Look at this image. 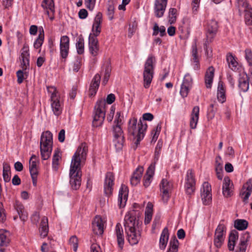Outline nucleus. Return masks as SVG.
<instances>
[{
	"instance_id": "2",
	"label": "nucleus",
	"mask_w": 252,
	"mask_h": 252,
	"mask_svg": "<svg viewBox=\"0 0 252 252\" xmlns=\"http://www.w3.org/2000/svg\"><path fill=\"white\" fill-rule=\"evenodd\" d=\"M142 222L132 213H127L125 217L124 226L127 239L131 245H137L141 240Z\"/></svg>"
},
{
	"instance_id": "6",
	"label": "nucleus",
	"mask_w": 252,
	"mask_h": 252,
	"mask_svg": "<svg viewBox=\"0 0 252 252\" xmlns=\"http://www.w3.org/2000/svg\"><path fill=\"white\" fill-rule=\"evenodd\" d=\"M105 101L100 99L96 102L95 106V113L93 121V126L97 127L101 126L104 120Z\"/></svg>"
},
{
	"instance_id": "51",
	"label": "nucleus",
	"mask_w": 252,
	"mask_h": 252,
	"mask_svg": "<svg viewBox=\"0 0 252 252\" xmlns=\"http://www.w3.org/2000/svg\"><path fill=\"white\" fill-rule=\"evenodd\" d=\"M182 85L191 87L192 85V79L189 73H187L185 75Z\"/></svg>"
},
{
	"instance_id": "7",
	"label": "nucleus",
	"mask_w": 252,
	"mask_h": 252,
	"mask_svg": "<svg viewBox=\"0 0 252 252\" xmlns=\"http://www.w3.org/2000/svg\"><path fill=\"white\" fill-rule=\"evenodd\" d=\"M47 90L51 94V101L52 111L54 114L58 116L62 113V107L59 100V96L57 95L56 89L54 87H48Z\"/></svg>"
},
{
	"instance_id": "59",
	"label": "nucleus",
	"mask_w": 252,
	"mask_h": 252,
	"mask_svg": "<svg viewBox=\"0 0 252 252\" xmlns=\"http://www.w3.org/2000/svg\"><path fill=\"white\" fill-rule=\"evenodd\" d=\"M247 247V244L240 242L239 245L236 247L235 252H246Z\"/></svg>"
},
{
	"instance_id": "55",
	"label": "nucleus",
	"mask_w": 252,
	"mask_h": 252,
	"mask_svg": "<svg viewBox=\"0 0 252 252\" xmlns=\"http://www.w3.org/2000/svg\"><path fill=\"white\" fill-rule=\"evenodd\" d=\"M245 58L250 66H252V53L250 49L245 50Z\"/></svg>"
},
{
	"instance_id": "24",
	"label": "nucleus",
	"mask_w": 252,
	"mask_h": 252,
	"mask_svg": "<svg viewBox=\"0 0 252 252\" xmlns=\"http://www.w3.org/2000/svg\"><path fill=\"white\" fill-rule=\"evenodd\" d=\"M15 209L17 211L20 219L25 221L28 219V214L25 211L23 205L19 201L16 200L14 204Z\"/></svg>"
},
{
	"instance_id": "1",
	"label": "nucleus",
	"mask_w": 252,
	"mask_h": 252,
	"mask_svg": "<svg viewBox=\"0 0 252 252\" xmlns=\"http://www.w3.org/2000/svg\"><path fill=\"white\" fill-rule=\"evenodd\" d=\"M88 146L85 143H82L77 148L71 159L69 172L70 184L72 189L77 190L79 189L81 183V164L86 159Z\"/></svg>"
},
{
	"instance_id": "23",
	"label": "nucleus",
	"mask_w": 252,
	"mask_h": 252,
	"mask_svg": "<svg viewBox=\"0 0 252 252\" xmlns=\"http://www.w3.org/2000/svg\"><path fill=\"white\" fill-rule=\"evenodd\" d=\"M100 79L101 76L98 73L95 74L93 78L89 89V94L90 96H94L96 93L99 86Z\"/></svg>"
},
{
	"instance_id": "3",
	"label": "nucleus",
	"mask_w": 252,
	"mask_h": 252,
	"mask_svg": "<svg viewBox=\"0 0 252 252\" xmlns=\"http://www.w3.org/2000/svg\"><path fill=\"white\" fill-rule=\"evenodd\" d=\"M137 119L135 118L130 119L128 122V133L133 136L136 134V136L134 137L135 141L133 146L134 150L137 148L140 141L144 138V132L147 127L146 123H143L141 120H140L137 126Z\"/></svg>"
},
{
	"instance_id": "13",
	"label": "nucleus",
	"mask_w": 252,
	"mask_h": 252,
	"mask_svg": "<svg viewBox=\"0 0 252 252\" xmlns=\"http://www.w3.org/2000/svg\"><path fill=\"white\" fill-rule=\"evenodd\" d=\"M212 189L211 185L208 182H204L201 189V196L203 203L208 205L212 201Z\"/></svg>"
},
{
	"instance_id": "48",
	"label": "nucleus",
	"mask_w": 252,
	"mask_h": 252,
	"mask_svg": "<svg viewBox=\"0 0 252 252\" xmlns=\"http://www.w3.org/2000/svg\"><path fill=\"white\" fill-rule=\"evenodd\" d=\"M177 10L176 8H171L169 10V22L170 24L174 23L176 21Z\"/></svg>"
},
{
	"instance_id": "36",
	"label": "nucleus",
	"mask_w": 252,
	"mask_h": 252,
	"mask_svg": "<svg viewBox=\"0 0 252 252\" xmlns=\"http://www.w3.org/2000/svg\"><path fill=\"white\" fill-rule=\"evenodd\" d=\"M168 238V230L167 227H165L162 231L159 239V248L160 249L164 250L165 248Z\"/></svg>"
},
{
	"instance_id": "49",
	"label": "nucleus",
	"mask_w": 252,
	"mask_h": 252,
	"mask_svg": "<svg viewBox=\"0 0 252 252\" xmlns=\"http://www.w3.org/2000/svg\"><path fill=\"white\" fill-rule=\"evenodd\" d=\"M44 38V31L42 30V32H40L38 34V38L34 43V47L36 49L40 48L43 44Z\"/></svg>"
},
{
	"instance_id": "32",
	"label": "nucleus",
	"mask_w": 252,
	"mask_h": 252,
	"mask_svg": "<svg viewBox=\"0 0 252 252\" xmlns=\"http://www.w3.org/2000/svg\"><path fill=\"white\" fill-rule=\"evenodd\" d=\"M29 50L25 47H24L21 55V58L22 60L21 65L23 70H26L27 67L29 66Z\"/></svg>"
},
{
	"instance_id": "33",
	"label": "nucleus",
	"mask_w": 252,
	"mask_h": 252,
	"mask_svg": "<svg viewBox=\"0 0 252 252\" xmlns=\"http://www.w3.org/2000/svg\"><path fill=\"white\" fill-rule=\"evenodd\" d=\"M238 239V232L236 230L231 231L229 234L228 248L230 251H233L235 245L236 241Z\"/></svg>"
},
{
	"instance_id": "30",
	"label": "nucleus",
	"mask_w": 252,
	"mask_h": 252,
	"mask_svg": "<svg viewBox=\"0 0 252 252\" xmlns=\"http://www.w3.org/2000/svg\"><path fill=\"white\" fill-rule=\"evenodd\" d=\"M42 7L46 10V12L49 17L51 13L52 15L55 12V6L53 0H43L41 3Z\"/></svg>"
},
{
	"instance_id": "16",
	"label": "nucleus",
	"mask_w": 252,
	"mask_h": 252,
	"mask_svg": "<svg viewBox=\"0 0 252 252\" xmlns=\"http://www.w3.org/2000/svg\"><path fill=\"white\" fill-rule=\"evenodd\" d=\"M168 0H156L154 12L156 16L160 18L163 16L167 4Z\"/></svg>"
},
{
	"instance_id": "8",
	"label": "nucleus",
	"mask_w": 252,
	"mask_h": 252,
	"mask_svg": "<svg viewBox=\"0 0 252 252\" xmlns=\"http://www.w3.org/2000/svg\"><path fill=\"white\" fill-rule=\"evenodd\" d=\"M113 134L114 136V142L117 151L122 149L125 142V137L123 131L119 125L113 126Z\"/></svg>"
},
{
	"instance_id": "45",
	"label": "nucleus",
	"mask_w": 252,
	"mask_h": 252,
	"mask_svg": "<svg viewBox=\"0 0 252 252\" xmlns=\"http://www.w3.org/2000/svg\"><path fill=\"white\" fill-rule=\"evenodd\" d=\"M179 241L175 237L171 239L170 242V246L168 252H177Z\"/></svg>"
},
{
	"instance_id": "50",
	"label": "nucleus",
	"mask_w": 252,
	"mask_h": 252,
	"mask_svg": "<svg viewBox=\"0 0 252 252\" xmlns=\"http://www.w3.org/2000/svg\"><path fill=\"white\" fill-rule=\"evenodd\" d=\"M245 23L248 25H252V8L244 13Z\"/></svg>"
},
{
	"instance_id": "56",
	"label": "nucleus",
	"mask_w": 252,
	"mask_h": 252,
	"mask_svg": "<svg viewBox=\"0 0 252 252\" xmlns=\"http://www.w3.org/2000/svg\"><path fill=\"white\" fill-rule=\"evenodd\" d=\"M69 243L71 245H72L74 251H76L78 245V240L75 235L72 236L70 237L69 239Z\"/></svg>"
},
{
	"instance_id": "58",
	"label": "nucleus",
	"mask_w": 252,
	"mask_h": 252,
	"mask_svg": "<svg viewBox=\"0 0 252 252\" xmlns=\"http://www.w3.org/2000/svg\"><path fill=\"white\" fill-rule=\"evenodd\" d=\"M6 216L5 210L2 203L0 202V221L3 222L6 220Z\"/></svg>"
},
{
	"instance_id": "53",
	"label": "nucleus",
	"mask_w": 252,
	"mask_h": 252,
	"mask_svg": "<svg viewBox=\"0 0 252 252\" xmlns=\"http://www.w3.org/2000/svg\"><path fill=\"white\" fill-rule=\"evenodd\" d=\"M16 75L17 77V82L19 84H21L23 82L25 79V76H27L26 72H24L22 70L17 71Z\"/></svg>"
},
{
	"instance_id": "21",
	"label": "nucleus",
	"mask_w": 252,
	"mask_h": 252,
	"mask_svg": "<svg viewBox=\"0 0 252 252\" xmlns=\"http://www.w3.org/2000/svg\"><path fill=\"white\" fill-rule=\"evenodd\" d=\"M89 47L90 53L93 56H96L98 54L99 45L98 42L96 37L92 36L91 35L89 37Z\"/></svg>"
},
{
	"instance_id": "28",
	"label": "nucleus",
	"mask_w": 252,
	"mask_h": 252,
	"mask_svg": "<svg viewBox=\"0 0 252 252\" xmlns=\"http://www.w3.org/2000/svg\"><path fill=\"white\" fill-rule=\"evenodd\" d=\"M236 7L240 15L252 8L247 0H237Z\"/></svg>"
},
{
	"instance_id": "52",
	"label": "nucleus",
	"mask_w": 252,
	"mask_h": 252,
	"mask_svg": "<svg viewBox=\"0 0 252 252\" xmlns=\"http://www.w3.org/2000/svg\"><path fill=\"white\" fill-rule=\"evenodd\" d=\"M37 158L34 155L32 156L29 160V169H34L37 168Z\"/></svg>"
},
{
	"instance_id": "57",
	"label": "nucleus",
	"mask_w": 252,
	"mask_h": 252,
	"mask_svg": "<svg viewBox=\"0 0 252 252\" xmlns=\"http://www.w3.org/2000/svg\"><path fill=\"white\" fill-rule=\"evenodd\" d=\"M191 87L182 85L180 89V94L183 97H186L187 96L189 91Z\"/></svg>"
},
{
	"instance_id": "63",
	"label": "nucleus",
	"mask_w": 252,
	"mask_h": 252,
	"mask_svg": "<svg viewBox=\"0 0 252 252\" xmlns=\"http://www.w3.org/2000/svg\"><path fill=\"white\" fill-rule=\"evenodd\" d=\"M40 216L38 213L35 212L32 216L31 219L33 223L37 224L39 220Z\"/></svg>"
},
{
	"instance_id": "29",
	"label": "nucleus",
	"mask_w": 252,
	"mask_h": 252,
	"mask_svg": "<svg viewBox=\"0 0 252 252\" xmlns=\"http://www.w3.org/2000/svg\"><path fill=\"white\" fill-rule=\"evenodd\" d=\"M199 108L198 106H195L191 112V119L190 121V127L192 129H194L196 127L199 118Z\"/></svg>"
},
{
	"instance_id": "17",
	"label": "nucleus",
	"mask_w": 252,
	"mask_h": 252,
	"mask_svg": "<svg viewBox=\"0 0 252 252\" xmlns=\"http://www.w3.org/2000/svg\"><path fill=\"white\" fill-rule=\"evenodd\" d=\"M102 21V14L101 12H98L96 14L93 25L92 32L93 36L96 37L101 32V24Z\"/></svg>"
},
{
	"instance_id": "12",
	"label": "nucleus",
	"mask_w": 252,
	"mask_h": 252,
	"mask_svg": "<svg viewBox=\"0 0 252 252\" xmlns=\"http://www.w3.org/2000/svg\"><path fill=\"white\" fill-rule=\"evenodd\" d=\"M218 22L212 19L208 21L206 30V40L208 42L212 41L216 36L218 30Z\"/></svg>"
},
{
	"instance_id": "34",
	"label": "nucleus",
	"mask_w": 252,
	"mask_h": 252,
	"mask_svg": "<svg viewBox=\"0 0 252 252\" xmlns=\"http://www.w3.org/2000/svg\"><path fill=\"white\" fill-rule=\"evenodd\" d=\"M48 220L47 217H43L42 218L39 227V232L41 237H45L48 233Z\"/></svg>"
},
{
	"instance_id": "26",
	"label": "nucleus",
	"mask_w": 252,
	"mask_h": 252,
	"mask_svg": "<svg viewBox=\"0 0 252 252\" xmlns=\"http://www.w3.org/2000/svg\"><path fill=\"white\" fill-rule=\"evenodd\" d=\"M10 242V232L5 229H0V247H7Z\"/></svg>"
},
{
	"instance_id": "19",
	"label": "nucleus",
	"mask_w": 252,
	"mask_h": 252,
	"mask_svg": "<svg viewBox=\"0 0 252 252\" xmlns=\"http://www.w3.org/2000/svg\"><path fill=\"white\" fill-rule=\"evenodd\" d=\"M127 196L128 189L125 185H122L118 196V203L120 208L124 207L126 205Z\"/></svg>"
},
{
	"instance_id": "60",
	"label": "nucleus",
	"mask_w": 252,
	"mask_h": 252,
	"mask_svg": "<svg viewBox=\"0 0 252 252\" xmlns=\"http://www.w3.org/2000/svg\"><path fill=\"white\" fill-rule=\"evenodd\" d=\"M250 238V235L249 232H246L241 236L240 242L242 243L247 244Z\"/></svg>"
},
{
	"instance_id": "54",
	"label": "nucleus",
	"mask_w": 252,
	"mask_h": 252,
	"mask_svg": "<svg viewBox=\"0 0 252 252\" xmlns=\"http://www.w3.org/2000/svg\"><path fill=\"white\" fill-rule=\"evenodd\" d=\"M161 127L160 124H158L157 125L156 129L153 130L152 133H153V132H154V134L153 136L152 140V141L155 142L157 140L158 136L159 135V134L160 133V131L161 130Z\"/></svg>"
},
{
	"instance_id": "22",
	"label": "nucleus",
	"mask_w": 252,
	"mask_h": 252,
	"mask_svg": "<svg viewBox=\"0 0 252 252\" xmlns=\"http://www.w3.org/2000/svg\"><path fill=\"white\" fill-rule=\"evenodd\" d=\"M233 184L231 183L230 178L226 176L224 178L222 185V193L224 197H229L232 194V186Z\"/></svg>"
},
{
	"instance_id": "47",
	"label": "nucleus",
	"mask_w": 252,
	"mask_h": 252,
	"mask_svg": "<svg viewBox=\"0 0 252 252\" xmlns=\"http://www.w3.org/2000/svg\"><path fill=\"white\" fill-rule=\"evenodd\" d=\"M229 67L232 70L235 69L238 65L234 57L231 55H228L226 58Z\"/></svg>"
},
{
	"instance_id": "27",
	"label": "nucleus",
	"mask_w": 252,
	"mask_h": 252,
	"mask_svg": "<svg viewBox=\"0 0 252 252\" xmlns=\"http://www.w3.org/2000/svg\"><path fill=\"white\" fill-rule=\"evenodd\" d=\"M143 171V167L139 166L137 168L130 179V183L132 186H136L140 182Z\"/></svg>"
},
{
	"instance_id": "40",
	"label": "nucleus",
	"mask_w": 252,
	"mask_h": 252,
	"mask_svg": "<svg viewBox=\"0 0 252 252\" xmlns=\"http://www.w3.org/2000/svg\"><path fill=\"white\" fill-rule=\"evenodd\" d=\"M248 226V222L245 220H236L234 221V227L239 230L246 229Z\"/></svg>"
},
{
	"instance_id": "5",
	"label": "nucleus",
	"mask_w": 252,
	"mask_h": 252,
	"mask_svg": "<svg viewBox=\"0 0 252 252\" xmlns=\"http://www.w3.org/2000/svg\"><path fill=\"white\" fill-rule=\"evenodd\" d=\"M156 58L154 56L151 55L147 59L144 64L143 71L144 87L147 89L150 87L153 78L154 64Z\"/></svg>"
},
{
	"instance_id": "44",
	"label": "nucleus",
	"mask_w": 252,
	"mask_h": 252,
	"mask_svg": "<svg viewBox=\"0 0 252 252\" xmlns=\"http://www.w3.org/2000/svg\"><path fill=\"white\" fill-rule=\"evenodd\" d=\"M76 47L77 53L79 54H82L84 52V39L82 36L78 38Z\"/></svg>"
},
{
	"instance_id": "46",
	"label": "nucleus",
	"mask_w": 252,
	"mask_h": 252,
	"mask_svg": "<svg viewBox=\"0 0 252 252\" xmlns=\"http://www.w3.org/2000/svg\"><path fill=\"white\" fill-rule=\"evenodd\" d=\"M61 158V156L60 155V152L58 150H57L55 151V153L53 155V159H52V165L53 168L57 170L58 169V166L59 165V160Z\"/></svg>"
},
{
	"instance_id": "9",
	"label": "nucleus",
	"mask_w": 252,
	"mask_h": 252,
	"mask_svg": "<svg viewBox=\"0 0 252 252\" xmlns=\"http://www.w3.org/2000/svg\"><path fill=\"white\" fill-rule=\"evenodd\" d=\"M226 233V227L223 224H219L216 229L214 244L217 248H220L223 243Z\"/></svg>"
},
{
	"instance_id": "62",
	"label": "nucleus",
	"mask_w": 252,
	"mask_h": 252,
	"mask_svg": "<svg viewBox=\"0 0 252 252\" xmlns=\"http://www.w3.org/2000/svg\"><path fill=\"white\" fill-rule=\"evenodd\" d=\"M95 0H85L87 7L90 10H93L95 5Z\"/></svg>"
},
{
	"instance_id": "15",
	"label": "nucleus",
	"mask_w": 252,
	"mask_h": 252,
	"mask_svg": "<svg viewBox=\"0 0 252 252\" xmlns=\"http://www.w3.org/2000/svg\"><path fill=\"white\" fill-rule=\"evenodd\" d=\"M114 176L112 173H107L104 185V190L106 195L109 196L112 193L114 185Z\"/></svg>"
},
{
	"instance_id": "41",
	"label": "nucleus",
	"mask_w": 252,
	"mask_h": 252,
	"mask_svg": "<svg viewBox=\"0 0 252 252\" xmlns=\"http://www.w3.org/2000/svg\"><path fill=\"white\" fill-rule=\"evenodd\" d=\"M114 2L113 0H109L108 1L107 15L110 20H112L114 18Z\"/></svg>"
},
{
	"instance_id": "31",
	"label": "nucleus",
	"mask_w": 252,
	"mask_h": 252,
	"mask_svg": "<svg viewBox=\"0 0 252 252\" xmlns=\"http://www.w3.org/2000/svg\"><path fill=\"white\" fill-rule=\"evenodd\" d=\"M215 69L213 66H210L205 74V82L207 88H211L214 76Z\"/></svg>"
},
{
	"instance_id": "11",
	"label": "nucleus",
	"mask_w": 252,
	"mask_h": 252,
	"mask_svg": "<svg viewBox=\"0 0 252 252\" xmlns=\"http://www.w3.org/2000/svg\"><path fill=\"white\" fill-rule=\"evenodd\" d=\"M186 193L189 195L192 194L195 189V180L194 174L192 169L187 171L185 185Z\"/></svg>"
},
{
	"instance_id": "64",
	"label": "nucleus",
	"mask_w": 252,
	"mask_h": 252,
	"mask_svg": "<svg viewBox=\"0 0 252 252\" xmlns=\"http://www.w3.org/2000/svg\"><path fill=\"white\" fill-rule=\"evenodd\" d=\"M115 100V96L113 94H108L107 96L106 102L109 104H111L113 103Z\"/></svg>"
},
{
	"instance_id": "4",
	"label": "nucleus",
	"mask_w": 252,
	"mask_h": 252,
	"mask_svg": "<svg viewBox=\"0 0 252 252\" xmlns=\"http://www.w3.org/2000/svg\"><path fill=\"white\" fill-rule=\"evenodd\" d=\"M40 144L41 158L43 160L48 159L51 156L53 146V134L50 131L42 133Z\"/></svg>"
},
{
	"instance_id": "25",
	"label": "nucleus",
	"mask_w": 252,
	"mask_h": 252,
	"mask_svg": "<svg viewBox=\"0 0 252 252\" xmlns=\"http://www.w3.org/2000/svg\"><path fill=\"white\" fill-rule=\"evenodd\" d=\"M115 234L117 236V240L119 247L122 249L124 244V236L123 229L121 224L118 223L115 227Z\"/></svg>"
},
{
	"instance_id": "61",
	"label": "nucleus",
	"mask_w": 252,
	"mask_h": 252,
	"mask_svg": "<svg viewBox=\"0 0 252 252\" xmlns=\"http://www.w3.org/2000/svg\"><path fill=\"white\" fill-rule=\"evenodd\" d=\"M220 168L222 169L221 163V158L220 156H218L215 159V169Z\"/></svg>"
},
{
	"instance_id": "35",
	"label": "nucleus",
	"mask_w": 252,
	"mask_h": 252,
	"mask_svg": "<svg viewBox=\"0 0 252 252\" xmlns=\"http://www.w3.org/2000/svg\"><path fill=\"white\" fill-rule=\"evenodd\" d=\"M155 170L154 165L151 164L148 167L146 173L144 177V186L147 188L151 183V179L152 178Z\"/></svg>"
},
{
	"instance_id": "39",
	"label": "nucleus",
	"mask_w": 252,
	"mask_h": 252,
	"mask_svg": "<svg viewBox=\"0 0 252 252\" xmlns=\"http://www.w3.org/2000/svg\"><path fill=\"white\" fill-rule=\"evenodd\" d=\"M192 61L193 62V68L194 70H197L199 68V63L198 56L197 55V48L196 44L195 43L192 45Z\"/></svg>"
},
{
	"instance_id": "14",
	"label": "nucleus",
	"mask_w": 252,
	"mask_h": 252,
	"mask_svg": "<svg viewBox=\"0 0 252 252\" xmlns=\"http://www.w3.org/2000/svg\"><path fill=\"white\" fill-rule=\"evenodd\" d=\"M69 49V38L66 35L61 37L60 44V55L61 57L65 59L68 54Z\"/></svg>"
},
{
	"instance_id": "43",
	"label": "nucleus",
	"mask_w": 252,
	"mask_h": 252,
	"mask_svg": "<svg viewBox=\"0 0 252 252\" xmlns=\"http://www.w3.org/2000/svg\"><path fill=\"white\" fill-rule=\"evenodd\" d=\"M158 32L160 33V36H163L166 35L165 28L164 26L158 27V24L155 23L153 27V35H157Z\"/></svg>"
},
{
	"instance_id": "42",
	"label": "nucleus",
	"mask_w": 252,
	"mask_h": 252,
	"mask_svg": "<svg viewBox=\"0 0 252 252\" xmlns=\"http://www.w3.org/2000/svg\"><path fill=\"white\" fill-rule=\"evenodd\" d=\"M111 72V67L109 63H107L105 66V71L104 78L102 81V84L105 85L109 79Z\"/></svg>"
},
{
	"instance_id": "38",
	"label": "nucleus",
	"mask_w": 252,
	"mask_h": 252,
	"mask_svg": "<svg viewBox=\"0 0 252 252\" xmlns=\"http://www.w3.org/2000/svg\"><path fill=\"white\" fill-rule=\"evenodd\" d=\"M239 87L244 92H247L249 88V77L247 75H244L239 79Z\"/></svg>"
},
{
	"instance_id": "10",
	"label": "nucleus",
	"mask_w": 252,
	"mask_h": 252,
	"mask_svg": "<svg viewBox=\"0 0 252 252\" xmlns=\"http://www.w3.org/2000/svg\"><path fill=\"white\" fill-rule=\"evenodd\" d=\"M173 185L172 183L165 179H163L160 184V190L162 201L166 203L169 197L170 193L172 189Z\"/></svg>"
},
{
	"instance_id": "20",
	"label": "nucleus",
	"mask_w": 252,
	"mask_h": 252,
	"mask_svg": "<svg viewBox=\"0 0 252 252\" xmlns=\"http://www.w3.org/2000/svg\"><path fill=\"white\" fill-rule=\"evenodd\" d=\"M252 192V180L249 179L244 185L241 191L240 195L243 201L246 202Z\"/></svg>"
},
{
	"instance_id": "18",
	"label": "nucleus",
	"mask_w": 252,
	"mask_h": 252,
	"mask_svg": "<svg viewBox=\"0 0 252 252\" xmlns=\"http://www.w3.org/2000/svg\"><path fill=\"white\" fill-rule=\"evenodd\" d=\"M103 222L100 216H96L92 222L93 230L96 235H102L103 233Z\"/></svg>"
},
{
	"instance_id": "37",
	"label": "nucleus",
	"mask_w": 252,
	"mask_h": 252,
	"mask_svg": "<svg viewBox=\"0 0 252 252\" xmlns=\"http://www.w3.org/2000/svg\"><path fill=\"white\" fill-rule=\"evenodd\" d=\"M217 98L219 101L221 103H223L226 100L225 97V90L223 86V83L220 81L218 87V94Z\"/></svg>"
}]
</instances>
